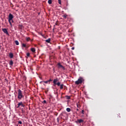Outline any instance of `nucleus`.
I'll use <instances>...</instances> for the list:
<instances>
[{"label":"nucleus","mask_w":126,"mask_h":126,"mask_svg":"<svg viewBox=\"0 0 126 126\" xmlns=\"http://www.w3.org/2000/svg\"><path fill=\"white\" fill-rule=\"evenodd\" d=\"M17 98L18 100H22V99H23V98H24V95H23V92L20 89H19L18 90Z\"/></svg>","instance_id":"obj_1"},{"label":"nucleus","mask_w":126,"mask_h":126,"mask_svg":"<svg viewBox=\"0 0 126 126\" xmlns=\"http://www.w3.org/2000/svg\"><path fill=\"white\" fill-rule=\"evenodd\" d=\"M84 81V79H83V78L80 77L77 81L75 82V84L77 85H79V84H81L82 82Z\"/></svg>","instance_id":"obj_2"},{"label":"nucleus","mask_w":126,"mask_h":126,"mask_svg":"<svg viewBox=\"0 0 126 126\" xmlns=\"http://www.w3.org/2000/svg\"><path fill=\"white\" fill-rule=\"evenodd\" d=\"M12 19H13V15H12V14H9V17H8V21H9V24L11 26L12 25V24H11V22L12 21V22H13V20H12Z\"/></svg>","instance_id":"obj_3"},{"label":"nucleus","mask_w":126,"mask_h":126,"mask_svg":"<svg viewBox=\"0 0 126 126\" xmlns=\"http://www.w3.org/2000/svg\"><path fill=\"white\" fill-rule=\"evenodd\" d=\"M59 80L58 79V78H56L54 79L53 80L54 86H56V85H57V86H60V85H61V82H58V83H57V82Z\"/></svg>","instance_id":"obj_4"},{"label":"nucleus","mask_w":126,"mask_h":126,"mask_svg":"<svg viewBox=\"0 0 126 126\" xmlns=\"http://www.w3.org/2000/svg\"><path fill=\"white\" fill-rule=\"evenodd\" d=\"M57 67L58 69H63V70H65V68L64 66H63L61 63H57Z\"/></svg>","instance_id":"obj_5"},{"label":"nucleus","mask_w":126,"mask_h":126,"mask_svg":"<svg viewBox=\"0 0 126 126\" xmlns=\"http://www.w3.org/2000/svg\"><path fill=\"white\" fill-rule=\"evenodd\" d=\"M20 106L21 107H25V105L23 104L22 101H21L18 103V106L17 107V108H19V107H20Z\"/></svg>","instance_id":"obj_6"},{"label":"nucleus","mask_w":126,"mask_h":126,"mask_svg":"<svg viewBox=\"0 0 126 126\" xmlns=\"http://www.w3.org/2000/svg\"><path fill=\"white\" fill-rule=\"evenodd\" d=\"M2 31H3V32H4V33H5V34L9 36V33H8V32L7 31V30L6 29H2Z\"/></svg>","instance_id":"obj_7"},{"label":"nucleus","mask_w":126,"mask_h":126,"mask_svg":"<svg viewBox=\"0 0 126 126\" xmlns=\"http://www.w3.org/2000/svg\"><path fill=\"white\" fill-rule=\"evenodd\" d=\"M84 121L82 119H78L76 123H79V124H81V123H83Z\"/></svg>","instance_id":"obj_8"},{"label":"nucleus","mask_w":126,"mask_h":126,"mask_svg":"<svg viewBox=\"0 0 126 126\" xmlns=\"http://www.w3.org/2000/svg\"><path fill=\"white\" fill-rule=\"evenodd\" d=\"M9 56L10 59H13V54L12 53H10L9 54Z\"/></svg>","instance_id":"obj_9"},{"label":"nucleus","mask_w":126,"mask_h":126,"mask_svg":"<svg viewBox=\"0 0 126 126\" xmlns=\"http://www.w3.org/2000/svg\"><path fill=\"white\" fill-rule=\"evenodd\" d=\"M31 50L32 52V53H35L36 52V49L34 48H31Z\"/></svg>","instance_id":"obj_10"},{"label":"nucleus","mask_w":126,"mask_h":126,"mask_svg":"<svg viewBox=\"0 0 126 126\" xmlns=\"http://www.w3.org/2000/svg\"><path fill=\"white\" fill-rule=\"evenodd\" d=\"M45 42H46V43H50L51 42V38H48V39L46 40Z\"/></svg>","instance_id":"obj_11"},{"label":"nucleus","mask_w":126,"mask_h":126,"mask_svg":"<svg viewBox=\"0 0 126 126\" xmlns=\"http://www.w3.org/2000/svg\"><path fill=\"white\" fill-rule=\"evenodd\" d=\"M9 65H13V61L12 60H11L9 62Z\"/></svg>","instance_id":"obj_12"},{"label":"nucleus","mask_w":126,"mask_h":126,"mask_svg":"<svg viewBox=\"0 0 126 126\" xmlns=\"http://www.w3.org/2000/svg\"><path fill=\"white\" fill-rule=\"evenodd\" d=\"M66 111L67 112H68V113H69V112H70V111H71V110L70 108H67L66 109Z\"/></svg>","instance_id":"obj_13"},{"label":"nucleus","mask_w":126,"mask_h":126,"mask_svg":"<svg viewBox=\"0 0 126 126\" xmlns=\"http://www.w3.org/2000/svg\"><path fill=\"white\" fill-rule=\"evenodd\" d=\"M15 43L17 46H18V45H19V42L17 40H15Z\"/></svg>","instance_id":"obj_14"},{"label":"nucleus","mask_w":126,"mask_h":126,"mask_svg":"<svg viewBox=\"0 0 126 126\" xmlns=\"http://www.w3.org/2000/svg\"><path fill=\"white\" fill-rule=\"evenodd\" d=\"M60 89H63V84H60Z\"/></svg>","instance_id":"obj_15"},{"label":"nucleus","mask_w":126,"mask_h":126,"mask_svg":"<svg viewBox=\"0 0 126 126\" xmlns=\"http://www.w3.org/2000/svg\"><path fill=\"white\" fill-rule=\"evenodd\" d=\"M63 18H64V19H66V17H67V15L65 14L63 16Z\"/></svg>","instance_id":"obj_16"},{"label":"nucleus","mask_w":126,"mask_h":126,"mask_svg":"<svg viewBox=\"0 0 126 126\" xmlns=\"http://www.w3.org/2000/svg\"><path fill=\"white\" fill-rule=\"evenodd\" d=\"M48 3L49 4H52V0H48Z\"/></svg>","instance_id":"obj_17"},{"label":"nucleus","mask_w":126,"mask_h":126,"mask_svg":"<svg viewBox=\"0 0 126 126\" xmlns=\"http://www.w3.org/2000/svg\"><path fill=\"white\" fill-rule=\"evenodd\" d=\"M22 27H23V26L21 25H20L19 26V29H22Z\"/></svg>","instance_id":"obj_18"},{"label":"nucleus","mask_w":126,"mask_h":126,"mask_svg":"<svg viewBox=\"0 0 126 126\" xmlns=\"http://www.w3.org/2000/svg\"><path fill=\"white\" fill-rule=\"evenodd\" d=\"M66 99L69 100V99H70V96H69L68 95H66Z\"/></svg>","instance_id":"obj_19"},{"label":"nucleus","mask_w":126,"mask_h":126,"mask_svg":"<svg viewBox=\"0 0 126 126\" xmlns=\"http://www.w3.org/2000/svg\"><path fill=\"white\" fill-rule=\"evenodd\" d=\"M22 47H23L24 48H26V44L23 43Z\"/></svg>","instance_id":"obj_20"},{"label":"nucleus","mask_w":126,"mask_h":126,"mask_svg":"<svg viewBox=\"0 0 126 126\" xmlns=\"http://www.w3.org/2000/svg\"><path fill=\"white\" fill-rule=\"evenodd\" d=\"M26 41H27L28 42L30 41V37H27Z\"/></svg>","instance_id":"obj_21"},{"label":"nucleus","mask_w":126,"mask_h":126,"mask_svg":"<svg viewBox=\"0 0 126 126\" xmlns=\"http://www.w3.org/2000/svg\"><path fill=\"white\" fill-rule=\"evenodd\" d=\"M58 2L59 4H62V1H61V0H58Z\"/></svg>","instance_id":"obj_22"},{"label":"nucleus","mask_w":126,"mask_h":126,"mask_svg":"<svg viewBox=\"0 0 126 126\" xmlns=\"http://www.w3.org/2000/svg\"><path fill=\"white\" fill-rule=\"evenodd\" d=\"M43 104H47V101L44 100H43Z\"/></svg>","instance_id":"obj_23"},{"label":"nucleus","mask_w":126,"mask_h":126,"mask_svg":"<svg viewBox=\"0 0 126 126\" xmlns=\"http://www.w3.org/2000/svg\"><path fill=\"white\" fill-rule=\"evenodd\" d=\"M18 124H19L20 125H22V122L19 121H18Z\"/></svg>","instance_id":"obj_24"},{"label":"nucleus","mask_w":126,"mask_h":126,"mask_svg":"<svg viewBox=\"0 0 126 126\" xmlns=\"http://www.w3.org/2000/svg\"><path fill=\"white\" fill-rule=\"evenodd\" d=\"M48 82H49V84H50V81H53V80H52V79H49V80H48Z\"/></svg>","instance_id":"obj_25"},{"label":"nucleus","mask_w":126,"mask_h":126,"mask_svg":"<svg viewBox=\"0 0 126 126\" xmlns=\"http://www.w3.org/2000/svg\"><path fill=\"white\" fill-rule=\"evenodd\" d=\"M27 57H30V53H28L27 54Z\"/></svg>","instance_id":"obj_26"},{"label":"nucleus","mask_w":126,"mask_h":126,"mask_svg":"<svg viewBox=\"0 0 126 126\" xmlns=\"http://www.w3.org/2000/svg\"><path fill=\"white\" fill-rule=\"evenodd\" d=\"M43 82L44 83H49V81H43Z\"/></svg>","instance_id":"obj_27"},{"label":"nucleus","mask_w":126,"mask_h":126,"mask_svg":"<svg viewBox=\"0 0 126 126\" xmlns=\"http://www.w3.org/2000/svg\"><path fill=\"white\" fill-rule=\"evenodd\" d=\"M82 114H83V115H84V110H82L81 111Z\"/></svg>","instance_id":"obj_28"},{"label":"nucleus","mask_w":126,"mask_h":126,"mask_svg":"<svg viewBox=\"0 0 126 126\" xmlns=\"http://www.w3.org/2000/svg\"><path fill=\"white\" fill-rule=\"evenodd\" d=\"M57 120L58 123H59V122H60V118H58L57 119Z\"/></svg>","instance_id":"obj_29"},{"label":"nucleus","mask_w":126,"mask_h":126,"mask_svg":"<svg viewBox=\"0 0 126 126\" xmlns=\"http://www.w3.org/2000/svg\"><path fill=\"white\" fill-rule=\"evenodd\" d=\"M71 50H74V47H72Z\"/></svg>","instance_id":"obj_30"},{"label":"nucleus","mask_w":126,"mask_h":126,"mask_svg":"<svg viewBox=\"0 0 126 126\" xmlns=\"http://www.w3.org/2000/svg\"><path fill=\"white\" fill-rule=\"evenodd\" d=\"M77 108H79L78 103H77Z\"/></svg>","instance_id":"obj_31"},{"label":"nucleus","mask_w":126,"mask_h":126,"mask_svg":"<svg viewBox=\"0 0 126 126\" xmlns=\"http://www.w3.org/2000/svg\"><path fill=\"white\" fill-rule=\"evenodd\" d=\"M55 25H58V23H57V22H56V23H55Z\"/></svg>","instance_id":"obj_32"},{"label":"nucleus","mask_w":126,"mask_h":126,"mask_svg":"<svg viewBox=\"0 0 126 126\" xmlns=\"http://www.w3.org/2000/svg\"><path fill=\"white\" fill-rule=\"evenodd\" d=\"M45 93H48V91H46Z\"/></svg>","instance_id":"obj_33"},{"label":"nucleus","mask_w":126,"mask_h":126,"mask_svg":"<svg viewBox=\"0 0 126 126\" xmlns=\"http://www.w3.org/2000/svg\"><path fill=\"white\" fill-rule=\"evenodd\" d=\"M42 82H42V81H41V82H40V84H41V83H42Z\"/></svg>","instance_id":"obj_34"},{"label":"nucleus","mask_w":126,"mask_h":126,"mask_svg":"<svg viewBox=\"0 0 126 126\" xmlns=\"http://www.w3.org/2000/svg\"><path fill=\"white\" fill-rule=\"evenodd\" d=\"M76 110H77V111H79L78 109H77V108L76 109Z\"/></svg>","instance_id":"obj_35"},{"label":"nucleus","mask_w":126,"mask_h":126,"mask_svg":"<svg viewBox=\"0 0 126 126\" xmlns=\"http://www.w3.org/2000/svg\"><path fill=\"white\" fill-rule=\"evenodd\" d=\"M10 5H11V6L12 5V3H11V4H10Z\"/></svg>","instance_id":"obj_36"},{"label":"nucleus","mask_w":126,"mask_h":126,"mask_svg":"<svg viewBox=\"0 0 126 126\" xmlns=\"http://www.w3.org/2000/svg\"><path fill=\"white\" fill-rule=\"evenodd\" d=\"M53 70H55V68H53Z\"/></svg>","instance_id":"obj_37"}]
</instances>
